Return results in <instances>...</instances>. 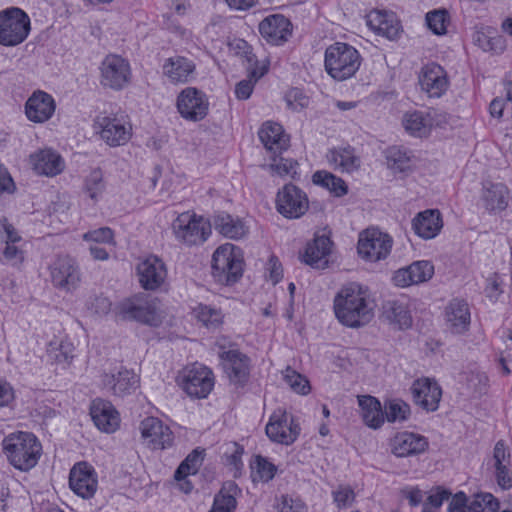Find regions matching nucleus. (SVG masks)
<instances>
[{"instance_id": "obj_1", "label": "nucleus", "mask_w": 512, "mask_h": 512, "mask_svg": "<svg viewBox=\"0 0 512 512\" xmlns=\"http://www.w3.org/2000/svg\"><path fill=\"white\" fill-rule=\"evenodd\" d=\"M333 308L337 320L350 328L365 326L374 316L373 299L369 289L355 282L343 286L336 293Z\"/></svg>"}, {"instance_id": "obj_2", "label": "nucleus", "mask_w": 512, "mask_h": 512, "mask_svg": "<svg viewBox=\"0 0 512 512\" xmlns=\"http://www.w3.org/2000/svg\"><path fill=\"white\" fill-rule=\"evenodd\" d=\"M115 316L139 324L160 328L171 324V317L158 297L136 293L123 298L114 308Z\"/></svg>"}, {"instance_id": "obj_3", "label": "nucleus", "mask_w": 512, "mask_h": 512, "mask_svg": "<svg viewBox=\"0 0 512 512\" xmlns=\"http://www.w3.org/2000/svg\"><path fill=\"white\" fill-rule=\"evenodd\" d=\"M1 447L8 463L21 472L36 467L42 456V444L30 432L16 431L8 434L2 440Z\"/></svg>"}, {"instance_id": "obj_4", "label": "nucleus", "mask_w": 512, "mask_h": 512, "mask_svg": "<svg viewBox=\"0 0 512 512\" xmlns=\"http://www.w3.org/2000/svg\"><path fill=\"white\" fill-rule=\"evenodd\" d=\"M244 270V252L239 246L226 242L213 251L210 274L219 285L227 287L235 285L243 277Z\"/></svg>"}, {"instance_id": "obj_5", "label": "nucleus", "mask_w": 512, "mask_h": 512, "mask_svg": "<svg viewBox=\"0 0 512 512\" xmlns=\"http://www.w3.org/2000/svg\"><path fill=\"white\" fill-rule=\"evenodd\" d=\"M98 139L109 148L126 146L133 138V124L128 115L120 112L101 113L92 124Z\"/></svg>"}, {"instance_id": "obj_6", "label": "nucleus", "mask_w": 512, "mask_h": 512, "mask_svg": "<svg viewBox=\"0 0 512 512\" xmlns=\"http://www.w3.org/2000/svg\"><path fill=\"white\" fill-rule=\"evenodd\" d=\"M176 242L186 247L202 245L211 234V225L203 216L188 210L177 214L170 224Z\"/></svg>"}, {"instance_id": "obj_7", "label": "nucleus", "mask_w": 512, "mask_h": 512, "mask_svg": "<svg viewBox=\"0 0 512 512\" xmlns=\"http://www.w3.org/2000/svg\"><path fill=\"white\" fill-rule=\"evenodd\" d=\"M450 122V115L444 110L429 108L427 110L411 109L403 113L401 125L411 137L428 138L434 128H445Z\"/></svg>"}, {"instance_id": "obj_8", "label": "nucleus", "mask_w": 512, "mask_h": 512, "mask_svg": "<svg viewBox=\"0 0 512 512\" xmlns=\"http://www.w3.org/2000/svg\"><path fill=\"white\" fill-rule=\"evenodd\" d=\"M324 63L327 73L342 81L352 77L359 69L360 55L354 47L337 42L326 48Z\"/></svg>"}, {"instance_id": "obj_9", "label": "nucleus", "mask_w": 512, "mask_h": 512, "mask_svg": "<svg viewBox=\"0 0 512 512\" xmlns=\"http://www.w3.org/2000/svg\"><path fill=\"white\" fill-rule=\"evenodd\" d=\"M177 386L192 399L208 397L214 387L213 372L198 363L182 367L175 377Z\"/></svg>"}, {"instance_id": "obj_10", "label": "nucleus", "mask_w": 512, "mask_h": 512, "mask_svg": "<svg viewBox=\"0 0 512 512\" xmlns=\"http://www.w3.org/2000/svg\"><path fill=\"white\" fill-rule=\"evenodd\" d=\"M31 32V19L18 7L0 11V45L16 47L26 41Z\"/></svg>"}, {"instance_id": "obj_11", "label": "nucleus", "mask_w": 512, "mask_h": 512, "mask_svg": "<svg viewBox=\"0 0 512 512\" xmlns=\"http://www.w3.org/2000/svg\"><path fill=\"white\" fill-rule=\"evenodd\" d=\"M393 243V238L388 233L370 227L358 235L357 255L365 263L376 264L389 257Z\"/></svg>"}, {"instance_id": "obj_12", "label": "nucleus", "mask_w": 512, "mask_h": 512, "mask_svg": "<svg viewBox=\"0 0 512 512\" xmlns=\"http://www.w3.org/2000/svg\"><path fill=\"white\" fill-rule=\"evenodd\" d=\"M99 83L104 89L119 92L132 82V68L128 59L116 53L107 54L99 64Z\"/></svg>"}, {"instance_id": "obj_13", "label": "nucleus", "mask_w": 512, "mask_h": 512, "mask_svg": "<svg viewBox=\"0 0 512 512\" xmlns=\"http://www.w3.org/2000/svg\"><path fill=\"white\" fill-rule=\"evenodd\" d=\"M274 206L277 213L283 218L297 220L308 212L310 201L305 191L288 183L276 192Z\"/></svg>"}, {"instance_id": "obj_14", "label": "nucleus", "mask_w": 512, "mask_h": 512, "mask_svg": "<svg viewBox=\"0 0 512 512\" xmlns=\"http://www.w3.org/2000/svg\"><path fill=\"white\" fill-rule=\"evenodd\" d=\"M175 107L182 119L196 123L208 116L210 103L205 92L196 87H186L177 94Z\"/></svg>"}, {"instance_id": "obj_15", "label": "nucleus", "mask_w": 512, "mask_h": 512, "mask_svg": "<svg viewBox=\"0 0 512 512\" xmlns=\"http://www.w3.org/2000/svg\"><path fill=\"white\" fill-rule=\"evenodd\" d=\"M135 272L140 287L145 291L161 290L167 283V265L157 255L150 254L139 259Z\"/></svg>"}, {"instance_id": "obj_16", "label": "nucleus", "mask_w": 512, "mask_h": 512, "mask_svg": "<svg viewBox=\"0 0 512 512\" xmlns=\"http://www.w3.org/2000/svg\"><path fill=\"white\" fill-rule=\"evenodd\" d=\"M140 376L134 370L121 367L104 371L100 375V385L111 396L124 398L140 388Z\"/></svg>"}, {"instance_id": "obj_17", "label": "nucleus", "mask_w": 512, "mask_h": 512, "mask_svg": "<svg viewBox=\"0 0 512 512\" xmlns=\"http://www.w3.org/2000/svg\"><path fill=\"white\" fill-rule=\"evenodd\" d=\"M300 425L284 409L275 410L265 427L267 437L274 443L289 446L293 444L300 435Z\"/></svg>"}, {"instance_id": "obj_18", "label": "nucleus", "mask_w": 512, "mask_h": 512, "mask_svg": "<svg viewBox=\"0 0 512 512\" xmlns=\"http://www.w3.org/2000/svg\"><path fill=\"white\" fill-rule=\"evenodd\" d=\"M142 444L152 451H163L174 444L171 428L156 417H146L139 424Z\"/></svg>"}, {"instance_id": "obj_19", "label": "nucleus", "mask_w": 512, "mask_h": 512, "mask_svg": "<svg viewBox=\"0 0 512 512\" xmlns=\"http://www.w3.org/2000/svg\"><path fill=\"white\" fill-rule=\"evenodd\" d=\"M51 282L57 289L64 292L76 290L82 280L79 265L70 256H60L49 266Z\"/></svg>"}, {"instance_id": "obj_20", "label": "nucleus", "mask_w": 512, "mask_h": 512, "mask_svg": "<svg viewBox=\"0 0 512 512\" xmlns=\"http://www.w3.org/2000/svg\"><path fill=\"white\" fill-rule=\"evenodd\" d=\"M56 100L44 90H34L24 103V115L26 119L35 125L49 122L56 113Z\"/></svg>"}, {"instance_id": "obj_21", "label": "nucleus", "mask_w": 512, "mask_h": 512, "mask_svg": "<svg viewBox=\"0 0 512 512\" xmlns=\"http://www.w3.org/2000/svg\"><path fill=\"white\" fill-rule=\"evenodd\" d=\"M69 487L83 499L92 498L98 489V477L94 467L86 461L75 463L69 472Z\"/></svg>"}, {"instance_id": "obj_22", "label": "nucleus", "mask_w": 512, "mask_h": 512, "mask_svg": "<svg viewBox=\"0 0 512 512\" xmlns=\"http://www.w3.org/2000/svg\"><path fill=\"white\" fill-rule=\"evenodd\" d=\"M420 89L428 98L438 99L449 89L450 81L446 70L437 63L424 65L418 75Z\"/></svg>"}, {"instance_id": "obj_23", "label": "nucleus", "mask_w": 512, "mask_h": 512, "mask_svg": "<svg viewBox=\"0 0 512 512\" xmlns=\"http://www.w3.org/2000/svg\"><path fill=\"white\" fill-rule=\"evenodd\" d=\"M435 268L428 260H418L411 264L395 270L391 281L398 288H408L420 285L432 279Z\"/></svg>"}, {"instance_id": "obj_24", "label": "nucleus", "mask_w": 512, "mask_h": 512, "mask_svg": "<svg viewBox=\"0 0 512 512\" xmlns=\"http://www.w3.org/2000/svg\"><path fill=\"white\" fill-rule=\"evenodd\" d=\"M27 162L30 169L38 176L55 177L65 169L63 157L51 147L35 150L28 156Z\"/></svg>"}, {"instance_id": "obj_25", "label": "nucleus", "mask_w": 512, "mask_h": 512, "mask_svg": "<svg viewBox=\"0 0 512 512\" xmlns=\"http://www.w3.org/2000/svg\"><path fill=\"white\" fill-rule=\"evenodd\" d=\"M258 30L266 43L272 46H281L291 37L293 27L285 16L272 14L260 21Z\"/></svg>"}, {"instance_id": "obj_26", "label": "nucleus", "mask_w": 512, "mask_h": 512, "mask_svg": "<svg viewBox=\"0 0 512 512\" xmlns=\"http://www.w3.org/2000/svg\"><path fill=\"white\" fill-rule=\"evenodd\" d=\"M411 394L416 405L426 411L433 412L439 408L442 389L435 379L422 377L413 382Z\"/></svg>"}, {"instance_id": "obj_27", "label": "nucleus", "mask_w": 512, "mask_h": 512, "mask_svg": "<svg viewBox=\"0 0 512 512\" xmlns=\"http://www.w3.org/2000/svg\"><path fill=\"white\" fill-rule=\"evenodd\" d=\"M89 412L94 425L101 432L111 434L119 429L120 414L110 401L94 399L90 404Z\"/></svg>"}, {"instance_id": "obj_28", "label": "nucleus", "mask_w": 512, "mask_h": 512, "mask_svg": "<svg viewBox=\"0 0 512 512\" xmlns=\"http://www.w3.org/2000/svg\"><path fill=\"white\" fill-rule=\"evenodd\" d=\"M428 446L429 442L426 437L410 431L398 432L390 441L391 453L398 458L422 454L428 449Z\"/></svg>"}, {"instance_id": "obj_29", "label": "nucleus", "mask_w": 512, "mask_h": 512, "mask_svg": "<svg viewBox=\"0 0 512 512\" xmlns=\"http://www.w3.org/2000/svg\"><path fill=\"white\" fill-rule=\"evenodd\" d=\"M196 64L181 55H172L162 64V75L172 85H182L190 82L195 74Z\"/></svg>"}, {"instance_id": "obj_30", "label": "nucleus", "mask_w": 512, "mask_h": 512, "mask_svg": "<svg viewBox=\"0 0 512 512\" xmlns=\"http://www.w3.org/2000/svg\"><path fill=\"white\" fill-rule=\"evenodd\" d=\"M366 24L375 34L389 40L397 39L402 32L400 21L392 12L372 10L366 15Z\"/></svg>"}, {"instance_id": "obj_31", "label": "nucleus", "mask_w": 512, "mask_h": 512, "mask_svg": "<svg viewBox=\"0 0 512 512\" xmlns=\"http://www.w3.org/2000/svg\"><path fill=\"white\" fill-rule=\"evenodd\" d=\"M471 323L470 310L463 300H452L445 308V326L453 335H464Z\"/></svg>"}, {"instance_id": "obj_32", "label": "nucleus", "mask_w": 512, "mask_h": 512, "mask_svg": "<svg viewBox=\"0 0 512 512\" xmlns=\"http://www.w3.org/2000/svg\"><path fill=\"white\" fill-rule=\"evenodd\" d=\"M443 228L442 214L438 209H427L416 214L412 219L414 233L424 239L435 238Z\"/></svg>"}, {"instance_id": "obj_33", "label": "nucleus", "mask_w": 512, "mask_h": 512, "mask_svg": "<svg viewBox=\"0 0 512 512\" xmlns=\"http://www.w3.org/2000/svg\"><path fill=\"white\" fill-rule=\"evenodd\" d=\"M258 135L265 149L273 154L281 153L289 147L290 137L277 122H264Z\"/></svg>"}, {"instance_id": "obj_34", "label": "nucleus", "mask_w": 512, "mask_h": 512, "mask_svg": "<svg viewBox=\"0 0 512 512\" xmlns=\"http://www.w3.org/2000/svg\"><path fill=\"white\" fill-rule=\"evenodd\" d=\"M328 164L342 174H352L361 167L360 156L353 148L336 147L326 155Z\"/></svg>"}, {"instance_id": "obj_35", "label": "nucleus", "mask_w": 512, "mask_h": 512, "mask_svg": "<svg viewBox=\"0 0 512 512\" xmlns=\"http://www.w3.org/2000/svg\"><path fill=\"white\" fill-rule=\"evenodd\" d=\"M219 356L230 380L234 383L244 382L249 374V359L237 349L222 350Z\"/></svg>"}, {"instance_id": "obj_36", "label": "nucleus", "mask_w": 512, "mask_h": 512, "mask_svg": "<svg viewBox=\"0 0 512 512\" xmlns=\"http://www.w3.org/2000/svg\"><path fill=\"white\" fill-rule=\"evenodd\" d=\"M332 249V241L326 235L316 236L309 242L302 254V261L315 268H324Z\"/></svg>"}, {"instance_id": "obj_37", "label": "nucleus", "mask_w": 512, "mask_h": 512, "mask_svg": "<svg viewBox=\"0 0 512 512\" xmlns=\"http://www.w3.org/2000/svg\"><path fill=\"white\" fill-rule=\"evenodd\" d=\"M382 316L384 320L397 330L408 329L412 326V316L406 304L391 300L383 304Z\"/></svg>"}, {"instance_id": "obj_38", "label": "nucleus", "mask_w": 512, "mask_h": 512, "mask_svg": "<svg viewBox=\"0 0 512 512\" xmlns=\"http://www.w3.org/2000/svg\"><path fill=\"white\" fill-rule=\"evenodd\" d=\"M481 199L488 211L496 213L507 208L509 192L501 183L486 182L483 184Z\"/></svg>"}, {"instance_id": "obj_39", "label": "nucleus", "mask_w": 512, "mask_h": 512, "mask_svg": "<svg viewBox=\"0 0 512 512\" xmlns=\"http://www.w3.org/2000/svg\"><path fill=\"white\" fill-rule=\"evenodd\" d=\"M193 316L205 329L215 332L223 328L225 314L220 307L200 303L193 308Z\"/></svg>"}, {"instance_id": "obj_40", "label": "nucleus", "mask_w": 512, "mask_h": 512, "mask_svg": "<svg viewBox=\"0 0 512 512\" xmlns=\"http://www.w3.org/2000/svg\"><path fill=\"white\" fill-rule=\"evenodd\" d=\"M357 400L365 425L372 429L380 428L385 420L380 401L370 395L358 396Z\"/></svg>"}, {"instance_id": "obj_41", "label": "nucleus", "mask_w": 512, "mask_h": 512, "mask_svg": "<svg viewBox=\"0 0 512 512\" xmlns=\"http://www.w3.org/2000/svg\"><path fill=\"white\" fill-rule=\"evenodd\" d=\"M472 39L473 43L485 52L500 54L506 49L505 39L490 27H475Z\"/></svg>"}, {"instance_id": "obj_42", "label": "nucleus", "mask_w": 512, "mask_h": 512, "mask_svg": "<svg viewBox=\"0 0 512 512\" xmlns=\"http://www.w3.org/2000/svg\"><path fill=\"white\" fill-rule=\"evenodd\" d=\"M215 224L217 231L222 236L232 240L242 239L249 232V228L243 220L229 214L218 216Z\"/></svg>"}, {"instance_id": "obj_43", "label": "nucleus", "mask_w": 512, "mask_h": 512, "mask_svg": "<svg viewBox=\"0 0 512 512\" xmlns=\"http://www.w3.org/2000/svg\"><path fill=\"white\" fill-rule=\"evenodd\" d=\"M312 183L327 189L335 197H343L349 190L342 178L325 170L316 171L312 175Z\"/></svg>"}, {"instance_id": "obj_44", "label": "nucleus", "mask_w": 512, "mask_h": 512, "mask_svg": "<svg viewBox=\"0 0 512 512\" xmlns=\"http://www.w3.org/2000/svg\"><path fill=\"white\" fill-rule=\"evenodd\" d=\"M272 177L280 179H295L297 176L298 162L290 159L273 156L268 163L262 166Z\"/></svg>"}, {"instance_id": "obj_45", "label": "nucleus", "mask_w": 512, "mask_h": 512, "mask_svg": "<svg viewBox=\"0 0 512 512\" xmlns=\"http://www.w3.org/2000/svg\"><path fill=\"white\" fill-rule=\"evenodd\" d=\"M386 163L392 173H404L411 169L412 156L406 149L390 147L386 150Z\"/></svg>"}, {"instance_id": "obj_46", "label": "nucleus", "mask_w": 512, "mask_h": 512, "mask_svg": "<svg viewBox=\"0 0 512 512\" xmlns=\"http://www.w3.org/2000/svg\"><path fill=\"white\" fill-rule=\"evenodd\" d=\"M251 478L255 483H266L272 480L277 472V467L266 457L256 455L250 464Z\"/></svg>"}, {"instance_id": "obj_47", "label": "nucleus", "mask_w": 512, "mask_h": 512, "mask_svg": "<svg viewBox=\"0 0 512 512\" xmlns=\"http://www.w3.org/2000/svg\"><path fill=\"white\" fill-rule=\"evenodd\" d=\"M238 487L233 482L226 483L216 495L212 508L218 512H233L236 508Z\"/></svg>"}, {"instance_id": "obj_48", "label": "nucleus", "mask_w": 512, "mask_h": 512, "mask_svg": "<svg viewBox=\"0 0 512 512\" xmlns=\"http://www.w3.org/2000/svg\"><path fill=\"white\" fill-rule=\"evenodd\" d=\"M74 345L69 341H60L59 343L51 344L49 348V357L57 366L66 369L68 368L74 358Z\"/></svg>"}, {"instance_id": "obj_49", "label": "nucleus", "mask_w": 512, "mask_h": 512, "mask_svg": "<svg viewBox=\"0 0 512 512\" xmlns=\"http://www.w3.org/2000/svg\"><path fill=\"white\" fill-rule=\"evenodd\" d=\"M425 20L428 29L438 36L446 35L451 23L450 15L445 9H436L428 12Z\"/></svg>"}, {"instance_id": "obj_50", "label": "nucleus", "mask_w": 512, "mask_h": 512, "mask_svg": "<svg viewBox=\"0 0 512 512\" xmlns=\"http://www.w3.org/2000/svg\"><path fill=\"white\" fill-rule=\"evenodd\" d=\"M384 415L390 423L404 422L410 417L411 408L401 399H392L385 403Z\"/></svg>"}, {"instance_id": "obj_51", "label": "nucleus", "mask_w": 512, "mask_h": 512, "mask_svg": "<svg viewBox=\"0 0 512 512\" xmlns=\"http://www.w3.org/2000/svg\"><path fill=\"white\" fill-rule=\"evenodd\" d=\"M203 462L202 451L193 450L181 462L174 474V479L187 478L190 475H195Z\"/></svg>"}, {"instance_id": "obj_52", "label": "nucleus", "mask_w": 512, "mask_h": 512, "mask_svg": "<svg viewBox=\"0 0 512 512\" xmlns=\"http://www.w3.org/2000/svg\"><path fill=\"white\" fill-rule=\"evenodd\" d=\"M283 378L290 389L298 395H308L311 391L309 380L296 370L287 367L283 371Z\"/></svg>"}, {"instance_id": "obj_53", "label": "nucleus", "mask_w": 512, "mask_h": 512, "mask_svg": "<svg viewBox=\"0 0 512 512\" xmlns=\"http://www.w3.org/2000/svg\"><path fill=\"white\" fill-rule=\"evenodd\" d=\"M499 503L490 493L473 495L469 500L468 512H498Z\"/></svg>"}, {"instance_id": "obj_54", "label": "nucleus", "mask_w": 512, "mask_h": 512, "mask_svg": "<svg viewBox=\"0 0 512 512\" xmlns=\"http://www.w3.org/2000/svg\"><path fill=\"white\" fill-rule=\"evenodd\" d=\"M244 454V449L242 446L235 442L227 443L224 446V460L225 463L230 466L231 470L234 473V476L240 474L243 468L242 457Z\"/></svg>"}, {"instance_id": "obj_55", "label": "nucleus", "mask_w": 512, "mask_h": 512, "mask_svg": "<svg viewBox=\"0 0 512 512\" xmlns=\"http://www.w3.org/2000/svg\"><path fill=\"white\" fill-rule=\"evenodd\" d=\"M162 17H163V26L169 33H171L172 35L181 39L182 41H190L191 40V38H192L191 31L188 30L186 27H184L178 20L174 19L169 14H164Z\"/></svg>"}, {"instance_id": "obj_56", "label": "nucleus", "mask_w": 512, "mask_h": 512, "mask_svg": "<svg viewBox=\"0 0 512 512\" xmlns=\"http://www.w3.org/2000/svg\"><path fill=\"white\" fill-rule=\"evenodd\" d=\"M85 189L92 200L97 201L101 197L104 191V182L100 171L95 170L90 173L86 179Z\"/></svg>"}, {"instance_id": "obj_57", "label": "nucleus", "mask_w": 512, "mask_h": 512, "mask_svg": "<svg viewBox=\"0 0 512 512\" xmlns=\"http://www.w3.org/2000/svg\"><path fill=\"white\" fill-rule=\"evenodd\" d=\"M0 239L4 244L21 243L22 237L6 217H0Z\"/></svg>"}, {"instance_id": "obj_58", "label": "nucleus", "mask_w": 512, "mask_h": 512, "mask_svg": "<svg viewBox=\"0 0 512 512\" xmlns=\"http://www.w3.org/2000/svg\"><path fill=\"white\" fill-rule=\"evenodd\" d=\"M3 257L10 265L19 267L25 259V252L20 243L4 244Z\"/></svg>"}, {"instance_id": "obj_59", "label": "nucleus", "mask_w": 512, "mask_h": 512, "mask_svg": "<svg viewBox=\"0 0 512 512\" xmlns=\"http://www.w3.org/2000/svg\"><path fill=\"white\" fill-rule=\"evenodd\" d=\"M289 109L299 112L307 108L310 104L309 97L298 89L290 90L285 97Z\"/></svg>"}, {"instance_id": "obj_60", "label": "nucleus", "mask_w": 512, "mask_h": 512, "mask_svg": "<svg viewBox=\"0 0 512 512\" xmlns=\"http://www.w3.org/2000/svg\"><path fill=\"white\" fill-rule=\"evenodd\" d=\"M88 309L96 316H106L112 308V302L110 299L102 294L94 295L90 298Z\"/></svg>"}, {"instance_id": "obj_61", "label": "nucleus", "mask_w": 512, "mask_h": 512, "mask_svg": "<svg viewBox=\"0 0 512 512\" xmlns=\"http://www.w3.org/2000/svg\"><path fill=\"white\" fill-rule=\"evenodd\" d=\"M83 240L92 243L115 244L114 233L108 227H101L83 234Z\"/></svg>"}, {"instance_id": "obj_62", "label": "nucleus", "mask_w": 512, "mask_h": 512, "mask_svg": "<svg viewBox=\"0 0 512 512\" xmlns=\"http://www.w3.org/2000/svg\"><path fill=\"white\" fill-rule=\"evenodd\" d=\"M493 466L494 468L511 466V454L507 444L500 440L493 449Z\"/></svg>"}, {"instance_id": "obj_63", "label": "nucleus", "mask_w": 512, "mask_h": 512, "mask_svg": "<svg viewBox=\"0 0 512 512\" xmlns=\"http://www.w3.org/2000/svg\"><path fill=\"white\" fill-rule=\"evenodd\" d=\"M277 512H307L303 502L289 495H282L276 504Z\"/></svg>"}, {"instance_id": "obj_64", "label": "nucleus", "mask_w": 512, "mask_h": 512, "mask_svg": "<svg viewBox=\"0 0 512 512\" xmlns=\"http://www.w3.org/2000/svg\"><path fill=\"white\" fill-rule=\"evenodd\" d=\"M269 66L270 60L267 57L258 60L254 55V60L251 62H246L248 76L252 79H255V81H258L268 72Z\"/></svg>"}]
</instances>
